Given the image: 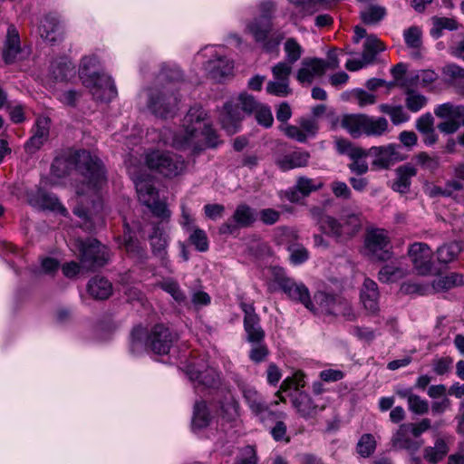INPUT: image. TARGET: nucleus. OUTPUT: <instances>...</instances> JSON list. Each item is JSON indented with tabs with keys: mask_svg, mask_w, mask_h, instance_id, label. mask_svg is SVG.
Instances as JSON below:
<instances>
[{
	"mask_svg": "<svg viewBox=\"0 0 464 464\" xmlns=\"http://www.w3.org/2000/svg\"><path fill=\"white\" fill-rule=\"evenodd\" d=\"M149 109L161 118L172 117L178 106V98L169 89L155 90L150 94Z\"/></svg>",
	"mask_w": 464,
	"mask_h": 464,
	"instance_id": "obj_15",
	"label": "nucleus"
},
{
	"mask_svg": "<svg viewBox=\"0 0 464 464\" xmlns=\"http://www.w3.org/2000/svg\"><path fill=\"white\" fill-rule=\"evenodd\" d=\"M401 86L405 88V106L409 111L418 112L426 106L428 102L427 97L413 90L412 85L402 82Z\"/></svg>",
	"mask_w": 464,
	"mask_h": 464,
	"instance_id": "obj_37",
	"label": "nucleus"
},
{
	"mask_svg": "<svg viewBox=\"0 0 464 464\" xmlns=\"http://www.w3.org/2000/svg\"><path fill=\"white\" fill-rule=\"evenodd\" d=\"M98 64V58L95 55L84 56L81 61V65L79 69V74L82 82L85 77H93L98 74L93 69Z\"/></svg>",
	"mask_w": 464,
	"mask_h": 464,
	"instance_id": "obj_56",
	"label": "nucleus"
},
{
	"mask_svg": "<svg viewBox=\"0 0 464 464\" xmlns=\"http://www.w3.org/2000/svg\"><path fill=\"white\" fill-rule=\"evenodd\" d=\"M266 91L268 94L277 97H286L292 93V90L288 82L282 81H269L266 84Z\"/></svg>",
	"mask_w": 464,
	"mask_h": 464,
	"instance_id": "obj_58",
	"label": "nucleus"
},
{
	"mask_svg": "<svg viewBox=\"0 0 464 464\" xmlns=\"http://www.w3.org/2000/svg\"><path fill=\"white\" fill-rule=\"evenodd\" d=\"M441 72L444 82L457 88L458 92L461 94L464 88V68L455 63H449L442 68Z\"/></svg>",
	"mask_w": 464,
	"mask_h": 464,
	"instance_id": "obj_36",
	"label": "nucleus"
},
{
	"mask_svg": "<svg viewBox=\"0 0 464 464\" xmlns=\"http://www.w3.org/2000/svg\"><path fill=\"white\" fill-rule=\"evenodd\" d=\"M158 78L160 82L175 83L182 81L183 74L179 67L165 65L162 67Z\"/></svg>",
	"mask_w": 464,
	"mask_h": 464,
	"instance_id": "obj_55",
	"label": "nucleus"
},
{
	"mask_svg": "<svg viewBox=\"0 0 464 464\" xmlns=\"http://www.w3.org/2000/svg\"><path fill=\"white\" fill-rule=\"evenodd\" d=\"M72 164L83 177L76 188L77 195L80 198L87 196L92 198V208H85L83 198H81L80 204L73 208V213L81 218L92 220L102 208L99 192L107 184L104 166L89 151L80 150L69 158H56L51 166V171L53 176L63 178L69 173Z\"/></svg>",
	"mask_w": 464,
	"mask_h": 464,
	"instance_id": "obj_1",
	"label": "nucleus"
},
{
	"mask_svg": "<svg viewBox=\"0 0 464 464\" xmlns=\"http://www.w3.org/2000/svg\"><path fill=\"white\" fill-rule=\"evenodd\" d=\"M335 148L340 154L347 155L351 157H358V153L361 152L362 148L353 144L350 140L343 138L335 140Z\"/></svg>",
	"mask_w": 464,
	"mask_h": 464,
	"instance_id": "obj_64",
	"label": "nucleus"
},
{
	"mask_svg": "<svg viewBox=\"0 0 464 464\" xmlns=\"http://www.w3.org/2000/svg\"><path fill=\"white\" fill-rule=\"evenodd\" d=\"M38 201L42 208L52 210H58L63 208L57 197L54 194L48 193L43 189H39L36 195Z\"/></svg>",
	"mask_w": 464,
	"mask_h": 464,
	"instance_id": "obj_60",
	"label": "nucleus"
},
{
	"mask_svg": "<svg viewBox=\"0 0 464 464\" xmlns=\"http://www.w3.org/2000/svg\"><path fill=\"white\" fill-rule=\"evenodd\" d=\"M385 49L383 44L376 35H368L364 44L362 56L365 59L366 63H372L376 55Z\"/></svg>",
	"mask_w": 464,
	"mask_h": 464,
	"instance_id": "obj_41",
	"label": "nucleus"
},
{
	"mask_svg": "<svg viewBox=\"0 0 464 464\" xmlns=\"http://www.w3.org/2000/svg\"><path fill=\"white\" fill-rule=\"evenodd\" d=\"M396 179L392 181L391 188L393 191L405 194L410 191L411 178L417 175V169L411 164H404L395 170Z\"/></svg>",
	"mask_w": 464,
	"mask_h": 464,
	"instance_id": "obj_29",
	"label": "nucleus"
},
{
	"mask_svg": "<svg viewBox=\"0 0 464 464\" xmlns=\"http://www.w3.org/2000/svg\"><path fill=\"white\" fill-rule=\"evenodd\" d=\"M368 152L366 150L362 149L358 153V157H351L352 162L348 164L349 170L356 176H363L369 170V166L366 161Z\"/></svg>",
	"mask_w": 464,
	"mask_h": 464,
	"instance_id": "obj_50",
	"label": "nucleus"
},
{
	"mask_svg": "<svg viewBox=\"0 0 464 464\" xmlns=\"http://www.w3.org/2000/svg\"><path fill=\"white\" fill-rule=\"evenodd\" d=\"M149 240L153 256L160 260V265L163 267H165L169 273H172L173 270L168 257L167 250L169 246V236L160 224L153 226L152 233L149 236Z\"/></svg>",
	"mask_w": 464,
	"mask_h": 464,
	"instance_id": "obj_21",
	"label": "nucleus"
},
{
	"mask_svg": "<svg viewBox=\"0 0 464 464\" xmlns=\"http://www.w3.org/2000/svg\"><path fill=\"white\" fill-rule=\"evenodd\" d=\"M379 111L389 115L394 125H400L410 120L409 114L404 111L401 105L382 103L379 105Z\"/></svg>",
	"mask_w": 464,
	"mask_h": 464,
	"instance_id": "obj_46",
	"label": "nucleus"
},
{
	"mask_svg": "<svg viewBox=\"0 0 464 464\" xmlns=\"http://www.w3.org/2000/svg\"><path fill=\"white\" fill-rule=\"evenodd\" d=\"M228 374L242 392L243 397L252 413L255 414L260 421L265 422L267 419L276 417V413L270 410L264 398L254 387L247 384L242 376L233 371H229Z\"/></svg>",
	"mask_w": 464,
	"mask_h": 464,
	"instance_id": "obj_9",
	"label": "nucleus"
},
{
	"mask_svg": "<svg viewBox=\"0 0 464 464\" xmlns=\"http://www.w3.org/2000/svg\"><path fill=\"white\" fill-rule=\"evenodd\" d=\"M341 126L353 138L362 135L380 137L389 131V122L384 117H372L366 114H347L341 121Z\"/></svg>",
	"mask_w": 464,
	"mask_h": 464,
	"instance_id": "obj_4",
	"label": "nucleus"
},
{
	"mask_svg": "<svg viewBox=\"0 0 464 464\" xmlns=\"http://www.w3.org/2000/svg\"><path fill=\"white\" fill-rule=\"evenodd\" d=\"M449 452V446L443 439H438L433 447H426L423 450V458L431 464L442 460Z\"/></svg>",
	"mask_w": 464,
	"mask_h": 464,
	"instance_id": "obj_40",
	"label": "nucleus"
},
{
	"mask_svg": "<svg viewBox=\"0 0 464 464\" xmlns=\"http://www.w3.org/2000/svg\"><path fill=\"white\" fill-rule=\"evenodd\" d=\"M149 347L157 354H167L179 340V334L163 324H157L149 331Z\"/></svg>",
	"mask_w": 464,
	"mask_h": 464,
	"instance_id": "obj_14",
	"label": "nucleus"
},
{
	"mask_svg": "<svg viewBox=\"0 0 464 464\" xmlns=\"http://www.w3.org/2000/svg\"><path fill=\"white\" fill-rule=\"evenodd\" d=\"M244 118L242 111L237 104L227 102L224 104L219 116V121L223 130L229 135L237 133L241 126Z\"/></svg>",
	"mask_w": 464,
	"mask_h": 464,
	"instance_id": "obj_25",
	"label": "nucleus"
},
{
	"mask_svg": "<svg viewBox=\"0 0 464 464\" xmlns=\"http://www.w3.org/2000/svg\"><path fill=\"white\" fill-rule=\"evenodd\" d=\"M376 440L374 437L370 433L362 435L357 443V452L362 458H369L372 456L376 450Z\"/></svg>",
	"mask_w": 464,
	"mask_h": 464,
	"instance_id": "obj_51",
	"label": "nucleus"
},
{
	"mask_svg": "<svg viewBox=\"0 0 464 464\" xmlns=\"http://www.w3.org/2000/svg\"><path fill=\"white\" fill-rule=\"evenodd\" d=\"M21 51L19 34L12 25L8 28L3 49V59L5 63L7 64L14 63Z\"/></svg>",
	"mask_w": 464,
	"mask_h": 464,
	"instance_id": "obj_32",
	"label": "nucleus"
},
{
	"mask_svg": "<svg viewBox=\"0 0 464 464\" xmlns=\"http://www.w3.org/2000/svg\"><path fill=\"white\" fill-rule=\"evenodd\" d=\"M361 301L365 310L371 314H376L379 312V290L377 284L365 278L361 289Z\"/></svg>",
	"mask_w": 464,
	"mask_h": 464,
	"instance_id": "obj_27",
	"label": "nucleus"
},
{
	"mask_svg": "<svg viewBox=\"0 0 464 464\" xmlns=\"http://www.w3.org/2000/svg\"><path fill=\"white\" fill-rule=\"evenodd\" d=\"M464 249V242L460 240H452L440 246L435 254L437 260L441 265H448L458 259L459 254Z\"/></svg>",
	"mask_w": 464,
	"mask_h": 464,
	"instance_id": "obj_31",
	"label": "nucleus"
},
{
	"mask_svg": "<svg viewBox=\"0 0 464 464\" xmlns=\"http://www.w3.org/2000/svg\"><path fill=\"white\" fill-rule=\"evenodd\" d=\"M135 187L139 200L147 206L154 216L162 219L169 218L170 211L166 204L159 199V192L154 187L152 179L137 178Z\"/></svg>",
	"mask_w": 464,
	"mask_h": 464,
	"instance_id": "obj_10",
	"label": "nucleus"
},
{
	"mask_svg": "<svg viewBox=\"0 0 464 464\" xmlns=\"http://www.w3.org/2000/svg\"><path fill=\"white\" fill-rule=\"evenodd\" d=\"M439 79L438 73L433 70H420L413 76L406 79L404 82L412 86H420L422 88L430 87Z\"/></svg>",
	"mask_w": 464,
	"mask_h": 464,
	"instance_id": "obj_45",
	"label": "nucleus"
},
{
	"mask_svg": "<svg viewBox=\"0 0 464 464\" xmlns=\"http://www.w3.org/2000/svg\"><path fill=\"white\" fill-rule=\"evenodd\" d=\"M403 39L406 46L411 50V57L415 60L420 59L424 50L421 29L416 25L405 29Z\"/></svg>",
	"mask_w": 464,
	"mask_h": 464,
	"instance_id": "obj_30",
	"label": "nucleus"
},
{
	"mask_svg": "<svg viewBox=\"0 0 464 464\" xmlns=\"http://www.w3.org/2000/svg\"><path fill=\"white\" fill-rule=\"evenodd\" d=\"M82 84L89 89L92 97L100 102H111L118 94L113 80L105 73H98L92 78L85 77Z\"/></svg>",
	"mask_w": 464,
	"mask_h": 464,
	"instance_id": "obj_13",
	"label": "nucleus"
},
{
	"mask_svg": "<svg viewBox=\"0 0 464 464\" xmlns=\"http://www.w3.org/2000/svg\"><path fill=\"white\" fill-rule=\"evenodd\" d=\"M186 373L196 385L216 388L220 384L219 373L212 367L202 370L200 366L190 364L187 366Z\"/></svg>",
	"mask_w": 464,
	"mask_h": 464,
	"instance_id": "obj_24",
	"label": "nucleus"
},
{
	"mask_svg": "<svg viewBox=\"0 0 464 464\" xmlns=\"http://www.w3.org/2000/svg\"><path fill=\"white\" fill-rule=\"evenodd\" d=\"M205 116L202 108H191L183 119L184 131L175 135L173 146L177 149L192 148L195 153L206 148H216L219 143L218 137L210 126L202 123Z\"/></svg>",
	"mask_w": 464,
	"mask_h": 464,
	"instance_id": "obj_2",
	"label": "nucleus"
},
{
	"mask_svg": "<svg viewBox=\"0 0 464 464\" xmlns=\"http://www.w3.org/2000/svg\"><path fill=\"white\" fill-rule=\"evenodd\" d=\"M231 218L233 222L227 221L219 227V234L228 235L234 233L238 227H251L256 220V213L250 206L242 203L236 208Z\"/></svg>",
	"mask_w": 464,
	"mask_h": 464,
	"instance_id": "obj_18",
	"label": "nucleus"
},
{
	"mask_svg": "<svg viewBox=\"0 0 464 464\" xmlns=\"http://www.w3.org/2000/svg\"><path fill=\"white\" fill-rule=\"evenodd\" d=\"M324 234L334 237L336 242L344 243L353 238L362 228V215L349 213L340 219L326 216L321 225Z\"/></svg>",
	"mask_w": 464,
	"mask_h": 464,
	"instance_id": "obj_6",
	"label": "nucleus"
},
{
	"mask_svg": "<svg viewBox=\"0 0 464 464\" xmlns=\"http://www.w3.org/2000/svg\"><path fill=\"white\" fill-rule=\"evenodd\" d=\"M293 406L298 413L305 419L314 417L319 411L318 406L313 401L311 397L303 392L293 395Z\"/></svg>",
	"mask_w": 464,
	"mask_h": 464,
	"instance_id": "obj_34",
	"label": "nucleus"
},
{
	"mask_svg": "<svg viewBox=\"0 0 464 464\" xmlns=\"http://www.w3.org/2000/svg\"><path fill=\"white\" fill-rule=\"evenodd\" d=\"M52 74L55 81H67L74 74V68L70 62H61L52 65Z\"/></svg>",
	"mask_w": 464,
	"mask_h": 464,
	"instance_id": "obj_53",
	"label": "nucleus"
},
{
	"mask_svg": "<svg viewBox=\"0 0 464 464\" xmlns=\"http://www.w3.org/2000/svg\"><path fill=\"white\" fill-rule=\"evenodd\" d=\"M75 246L79 250L80 262L82 268L93 271L108 263L109 251L98 240L94 238L77 240Z\"/></svg>",
	"mask_w": 464,
	"mask_h": 464,
	"instance_id": "obj_7",
	"label": "nucleus"
},
{
	"mask_svg": "<svg viewBox=\"0 0 464 464\" xmlns=\"http://www.w3.org/2000/svg\"><path fill=\"white\" fill-rule=\"evenodd\" d=\"M408 426L404 424L400 425L399 429L392 435V444L393 448L399 450H406L411 453H414L419 450L422 445V441H418L411 439L409 434L411 433L407 429Z\"/></svg>",
	"mask_w": 464,
	"mask_h": 464,
	"instance_id": "obj_33",
	"label": "nucleus"
},
{
	"mask_svg": "<svg viewBox=\"0 0 464 464\" xmlns=\"http://www.w3.org/2000/svg\"><path fill=\"white\" fill-rule=\"evenodd\" d=\"M408 255L419 275L427 276L432 273V251L428 244L413 243L409 247Z\"/></svg>",
	"mask_w": 464,
	"mask_h": 464,
	"instance_id": "obj_20",
	"label": "nucleus"
},
{
	"mask_svg": "<svg viewBox=\"0 0 464 464\" xmlns=\"http://www.w3.org/2000/svg\"><path fill=\"white\" fill-rule=\"evenodd\" d=\"M284 52L285 53V62L294 64L302 57L304 49L295 38L290 37L284 44Z\"/></svg>",
	"mask_w": 464,
	"mask_h": 464,
	"instance_id": "obj_49",
	"label": "nucleus"
},
{
	"mask_svg": "<svg viewBox=\"0 0 464 464\" xmlns=\"http://www.w3.org/2000/svg\"><path fill=\"white\" fill-rule=\"evenodd\" d=\"M322 186L321 182H316L314 179L306 177H299L295 184V188L301 192L303 197H307L313 191L320 189Z\"/></svg>",
	"mask_w": 464,
	"mask_h": 464,
	"instance_id": "obj_61",
	"label": "nucleus"
},
{
	"mask_svg": "<svg viewBox=\"0 0 464 464\" xmlns=\"http://www.w3.org/2000/svg\"><path fill=\"white\" fill-rule=\"evenodd\" d=\"M145 164L160 175L173 179L182 175L187 169L185 160L171 151L151 150L145 155Z\"/></svg>",
	"mask_w": 464,
	"mask_h": 464,
	"instance_id": "obj_5",
	"label": "nucleus"
},
{
	"mask_svg": "<svg viewBox=\"0 0 464 464\" xmlns=\"http://www.w3.org/2000/svg\"><path fill=\"white\" fill-rule=\"evenodd\" d=\"M364 247L367 255L375 260L387 261L392 256L389 233L382 228L369 229L366 232Z\"/></svg>",
	"mask_w": 464,
	"mask_h": 464,
	"instance_id": "obj_11",
	"label": "nucleus"
},
{
	"mask_svg": "<svg viewBox=\"0 0 464 464\" xmlns=\"http://www.w3.org/2000/svg\"><path fill=\"white\" fill-rule=\"evenodd\" d=\"M386 8L377 5H371L360 13L362 21L370 25L379 24L386 16Z\"/></svg>",
	"mask_w": 464,
	"mask_h": 464,
	"instance_id": "obj_44",
	"label": "nucleus"
},
{
	"mask_svg": "<svg viewBox=\"0 0 464 464\" xmlns=\"http://www.w3.org/2000/svg\"><path fill=\"white\" fill-rule=\"evenodd\" d=\"M59 29V19L56 15L48 14L41 22L39 28L41 37L48 42L56 41V32Z\"/></svg>",
	"mask_w": 464,
	"mask_h": 464,
	"instance_id": "obj_43",
	"label": "nucleus"
},
{
	"mask_svg": "<svg viewBox=\"0 0 464 464\" xmlns=\"http://www.w3.org/2000/svg\"><path fill=\"white\" fill-rule=\"evenodd\" d=\"M188 240L199 252H206L208 249V237L203 229L197 227L191 230Z\"/></svg>",
	"mask_w": 464,
	"mask_h": 464,
	"instance_id": "obj_57",
	"label": "nucleus"
},
{
	"mask_svg": "<svg viewBox=\"0 0 464 464\" xmlns=\"http://www.w3.org/2000/svg\"><path fill=\"white\" fill-rule=\"evenodd\" d=\"M414 160L420 169L430 173L436 172L440 166V160L439 156H432L424 151L419 152L414 157Z\"/></svg>",
	"mask_w": 464,
	"mask_h": 464,
	"instance_id": "obj_48",
	"label": "nucleus"
},
{
	"mask_svg": "<svg viewBox=\"0 0 464 464\" xmlns=\"http://www.w3.org/2000/svg\"><path fill=\"white\" fill-rule=\"evenodd\" d=\"M240 307L244 312V330L246 341L254 344L265 340V331L260 324V318L255 311L253 304L241 303Z\"/></svg>",
	"mask_w": 464,
	"mask_h": 464,
	"instance_id": "obj_19",
	"label": "nucleus"
},
{
	"mask_svg": "<svg viewBox=\"0 0 464 464\" xmlns=\"http://www.w3.org/2000/svg\"><path fill=\"white\" fill-rule=\"evenodd\" d=\"M149 331L141 326L134 327L130 339V350L133 354H140L150 349Z\"/></svg>",
	"mask_w": 464,
	"mask_h": 464,
	"instance_id": "obj_38",
	"label": "nucleus"
},
{
	"mask_svg": "<svg viewBox=\"0 0 464 464\" xmlns=\"http://www.w3.org/2000/svg\"><path fill=\"white\" fill-rule=\"evenodd\" d=\"M279 288L291 299L303 304L308 310L313 308L308 288L284 274H277L275 279Z\"/></svg>",
	"mask_w": 464,
	"mask_h": 464,
	"instance_id": "obj_17",
	"label": "nucleus"
},
{
	"mask_svg": "<svg viewBox=\"0 0 464 464\" xmlns=\"http://www.w3.org/2000/svg\"><path fill=\"white\" fill-rule=\"evenodd\" d=\"M51 121L48 117H40L37 119L33 129V136L27 140L25 148L30 152L39 150L48 140L50 132Z\"/></svg>",
	"mask_w": 464,
	"mask_h": 464,
	"instance_id": "obj_26",
	"label": "nucleus"
},
{
	"mask_svg": "<svg viewBox=\"0 0 464 464\" xmlns=\"http://www.w3.org/2000/svg\"><path fill=\"white\" fill-rule=\"evenodd\" d=\"M87 290L93 298L104 300L111 295L112 285L107 278L96 276L89 281Z\"/></svg>",
	"mask_w": 464,
	"mask_h": 464,
	"instance_id": "obj_35",
	"label": "nucleus"
},
{
	"mask_svg": "<svg viewBox=\"0 0 464 464\" xmlns=\"http://www.w3.org/2000/svg\"><path fill=\"white\" fill-rule=\"evenodd\" d=\"M238 403L231 397L225 402L220 403V415L227 421L234 420L237 415Z\"/></svg>",
	"mask_w": 464,
	"mask_h": 464,
	"instance_id": "obj_63",
	"label": "nucleus"
},
{
	"mask_svg": "<svg viewBox=\"0 0 464 464\" xmlns=\"http://www.w3.org/2000/svg\"><path fill=\"white\" fill-rule=\"evenodd\" d=\"M434 114L445 120L438 124V129L444 134H453L464 126V106L445 102L434 109ZM458 142L464 147V132L458 136Z\"/></svg>",
	"mask_w": 464,
	"mask_h": 464,
	"instance_id": "obj_8",
	"label": "nucleus"
},
{
	"mask_svg": "<svg viewBox=\"0 0 464 464\" xmlns=\"http://www.w3.org/2000/svg\"><path fill=\"white\" fill-rule=\"evenodd\" d=\"M433 27L430 30V34L434 38H439L442 34L444 29L455 30L457 29V22L454 19L448 17H434Z\"/></svg>",
	"mask_w": 464,
	"mask_h": 464,
	"instance_id": "obj_52",
	"label": "nucleus"
},
{
	"mask_svg": "<svg viewBox=\"0 0 464 464\" xmlns=\"http://www.w3.org/2000/svg\"><path fill=\"white\" fill-rule=\"evenodd\" d=\"M313 308L309 309L315 314L330 318L342 317L348 322L357 319V314L349 300L339 295L319 291L314 294Z\"/></svg>",
	"mask_w": 464,
	"mask_h": 464,
	"instance_id": "obj_3",
	"label": "nucleus"
},
{
	"mask_svg": "<svg viewBox=\"0 0 464 464\" xmlns=\"http://www.w3.org/2000/svg\"><path fill=\"white\" fill-rule=\"evenodd\" d=\"M212 415L205 401H198L195 402L192 426L197 429H203L209 425Z\"/></svg>",
	"mask_w": 464,
	"mask_h": 464,
	"instance_id": "obj_39",
	"label": "nucleus"
},
{
	"mask_svg": "<svg viewBox=\"0 0 464 464\" xmlns=\"http://www.w3.org/2000/svg\"><path fill=\"white\" fill-rule=\"evenodd\" d=\"M287 249L290 253V261L295 266L303 264L309 258V252L303 245L291 244Z\"/></svg>",
	"mask_w": 464,
	"mask_h": 464,
	"instance_id": "obj_62",
	"label": "nucleus"
},
{
	"mask_svg": "<svg viewBox=\"0 0 464 464\" xmlns=\"http://www.w3.org/2000/svg\"><path fill=\"white\" fill-rule=\"evenodd\" d=\"M304 374L302 372H296L291 377H287L281 383V390L286 392L288 390L294 389L295 394L299 392L300 388L304 387Z\"/></svg>",
	"mask_w": 464,
	"mask_h": 464,
	"instance_id": "obj_59",
	"label": "nucleus"
},
{
	"mask_svg": "<svg viewBox=\"0 0 464 464\" xmlns=\"http://www.w3.org/2000/svg\"><path fill=\"white\" fill-rule=\"evenodd\" d=\"M273 27V22L256 17L246 24L245 32L251 34L256 43L261 44L266 52L271 53L278 47L283 39L281 34L268 37Z\"/></svg>",
	"mask_w": 464,
	"mask_h": 464,
	"instance_id": "obj_12",
	"label": "nucleus"
},
{
	"mask_svg": "<svg viewBox=\"0 0 464 464\" xmlns=\"http://www.w3.org/2000/svg\"><path fill=\"white\" fill-rule=\"evenodd\" d=\"M310 153L303 150H296L285 154L276 160V166L283 171L307 166Z\"/></svg>",
	"mask_w": 464,
	"mask_h": 464,
	"instance_id": "obj_28",
	"label": "nucleus"
},
{
	"mask_svg": "<svg viewBox=\"0 0 464 464\" xmlns=\"http://www.w3.org/2000/svg\"><path fill=\"white\" fill-rule=\"evenodd\" d=\"M157 285L164 292L171 295L177 303H183L186 300V295L180 288L179 283L171 278L167 277L157 284Z\"/></svg>",
	"mask_w": 464,
	"mask_h": 464,
	"instance_id": "obj_47",
	"label": "nucleus"
},
{
	"mask_svg": "<svg viewBox=\"0 0 464 464\" xmlns=\"http://www.w3.org/2000/svg\"><path fill=\"white\" fill-rule=\"evenodd\" d=\"M125 249L127 253L132 257L135 258L138 262H144L148 254L146 249L141 246L138 240L129 237L125 242Z\"/></svg>",
	"mask_w": 464,
	"mask_h": 464,
	"instance_id": "obj_54",
	"label": "nucleus"
},
{
	"mask_svg": "<svg viewBox=\"0 0 464 464\" xmlns=\"http://www.w3.org/2000/svg\"><path fill=\"white\" fill-rule=\"evenodd\" d=\"M207 51H209V53L214 56L208 60L204 64V68L210 78L215 81L221 82L232 74L234 68L232 61H230L227 56L218 53L213 47H206L198 53V55L205 56L206 54L204 53Z\"/></svg>",
	"mask_w": 464,
	"mask_h": 464,
	"instance_id": "obj_16",
	"label": "nucleus"
},
{
	"mask_svg": "<svg viewBox=\"0 0 464 464\" xmlns=\"http://www.w3.org/2000/svg\"><path fill=\"white\" fill-rule=\"evenodd\" d=\"M398 146L388 144L385 146H373L367 150L368 155L374 159L372 166L379 169H386L393 165L399 159Z\"/></svg>",
	"mask_w": 464,
	"mask_h": 464,
	"instance_id": "obj_23",
	"label": "nucleus"
},
{
	"mask_svg": "<svg viewBox=\"0 0 464 464\" xmlns=\"http://www.w3.org/2000/svg\"><path fill=\"white\" fill-rule=\"evenodd\" d=\"M464 284V276L459 273H450L441 276L432 283V288L437 291H447Z\"/></svg>",
	"mask_w": 464,
	"mask_h": 464,
	"instance_id": "obj_42",
	"label": "nucleus"
},
{
	"mask_svg": "<svg viewBox=\"0 0 464 464\" xmlns=\"http://www.w3.org/2000/svg\"><path fill=\"white\" fill-rule=\"evenodd\" d=\"M327 69L328 64L323 59L304 58L301 63V67L297 70L296 80L304 86H310L314 79L322 77Z\"/></svg>",
	"mask_w": 464,
	"mask_h": 464,
	"instance_id": "obj_22",
	"label": "nucleus"
}]
</instances>
